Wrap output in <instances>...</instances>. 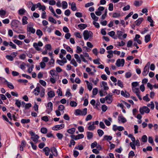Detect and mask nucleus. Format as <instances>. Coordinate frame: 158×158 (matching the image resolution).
<instances>
[{"label":"nucleus","instance_id":"obj_19","mask_svg":"<svg viewBox=\"0 0 158 158\" xmlns=\"http://www.w3.org/2000/svg\"><path fill=\"white\" fill-rule=\"evenodd\" d=\"M147 20L148 21L151 23L150 24V26L152 27H153L154 24H153V23L154 22L153 20L152 19L151 17L150 16H148L147 17Z\"/></svg>","mask_w":158,"mask_h":158},{"label":"nucleus","instance_id":"obj_9","mask_svg":"<svg viewBox=\"0 0 158 158\" xmlns=\"http://www.w3.org/2000/svg\"><path fill=\"white\" fill-rule=\"evenodd\" d=\"M19 22V21L18 20H12L11 23V26L12 27H18Z\"/></svg>","mask_w":158,"mask_h":158},{"label":"nucleus","instance_id":"obj_33","mask_svg":"<svg viewBox=\"0 0 158 158\" xmlns=\"http://www.w3.org/2000/svg\"><path fill=\"white\" fill-rule=\"evenodd\" d=\"M62 8L63 9H66L68 6V4L66 1H63L62 2Z\"/></svg>","mask_w":158,"mask_h":158},{"label":"nucleus","instance_id":"obj_7","mask_svg":"<svg viewBox=\"0 0 158 158\" xmlns=\"http://www.w3.org/2000/svg\"><path fill=\"white\" fill-rule=\"evenodd\" d=\"M62 60H58L56 61V62L60 65L63 66L64 63H67V60L65 57H64Z\"/></svg>","mask_w":158,"mask_h":158},{"label":"nucleus","instance_id":"obj_35","mask_svg":"<svg viewBox=\"0 0 158 158\" xmlns=\"http://www.w3.org/2000/svg\"><path fill=\"white\" fill-rule=\"evenodd\" d=\"M33 46L35 48L36 50L38 51H40L41 50V48H40L38 47V45H37V44L36 43H33Z\"/></svg>","mask_w":158,"mask_h":158},{"label":"nucleus","instance_id":"obj_28","mask_svg":"<svg viewBox=\"0 0 158 158\" xmlns=\"http://www.w3.org/2000/svg\"><path fill=\"white\" fill-rule=\"evenodd\" d=\"M142 2L141 1H135L134 5L136 6H139L141 5Z\"/></svg>","mask_w":158,"mask_h":158},{"label":"nucleus","instance_id":"obj_58","mask_svg":"<svg viewBox=\"0 0 158 158\" xmlns=\"http://www.w3.org/2000/svg\"><path fill=\"white\" fill-rule=\"evenodd\" d=\"M107 109V106L105 105H103L102 106V110L104 112H105Z\"/></svg>","mask_w":158,"mask_h":158},{"label":"nucleus","instance_id":"obj_20","mask_svg":"<svg viewBox=\"0 0 158 158\" xmlns=\"http://www.w3.org/2000/svg\"><path fill=\"white\" fill-rule=\"evenodd\" d=\"M78 26L80 29H84L87 27V25L86 24L81 23L78 25Z\"/></svg>","mask_w":158,"mask_h":158},{"label":"nucleus","instance_id":"obj_46","mask_svg":"<svg viewBox=\"0 0 158 158\" xmlns=\"http://www.w3.org/2000/svg\"><path fill=\"white\" fill-rule=\"evenodd\" d=\"M6 11L3 10H0V16L1 17H2V16H4L6 14Z\"/></svg>","mask_w":158,"mask_h":158},{"label":"nucleus","instance_id":"obj_52","mask_svg":"<svg viewBox=\"0 0 158 158\" xmlns=\"http://www.w3.org/2000/svg\"><path fill=\"white\" fill-rule=\"evenodd\" d=\"M66 49L68 52L73 53V50L69 46H66Z\"/></svg>","mask_w":158,"mask_h":158},{"label":"nucleus","instance_id":"obj_55","mask_svg":"<svg viewBox=\"0 0 158 158\" xmlns=\"http://www.w3.org/2000/svg\"><path fill=\"white\" fill-rule=\"evenodd\" d=\"M6 57L8 60H10L11 61H13L14 60V58H13V57L11 55H7L6 56Z\"/></svg>","mask_w":158,"mask_h":158},{"label":"nucleus","instance_id":"obj_36","mask_svg":"<svg viewBox=\"0 0 158 158\" xmlns=\"http://www.w3.org/2000/svg\"><path fill=\"white\" fill-rule=\"evenodd\" d=\"M3 118L5 121H6V122H8L11 125H13V123H11V122L9 121V120L8 118H7V117H6V116L5 115H3L2 116Z\"/></svg>","mask_w":158,"mask_h":158},{"label":"nucleus","instance_id":"obj_38","mask_svg":"<svg viewBox=\"0 0 158 158\" xmlns=\"http://www.w3.org/2000/svg\"><path fill=\"white\" fill-rule=\"evenodd\" d=\"M21 122L22 123H28L30 122V120L29 119H22L21 120Z\"/></svg>","mask_w":158,"mask_h":158},{"label":"nucleus","instance_id":"obj_53","mask_svg":"<svg viewBox=\"0 0 158 158\" xmlns=\"http://www.w3.org/2000/svg\"><path fill=\"white\" fill-rule=\"evenodd\" d=\"M32 106L31 103L26 104L25 106V110L29 109Z\"/></svg>","mask_w":158,"mask_h":158},{"label":"nucleus","instance_id":"obj_15","mask_svg":"<svg viewBox=\"0 0 158 158\" xmlns=\"http://www.w3.org/2000/svg\"><path fill=\"white\" fill-rule=\"evenodd\" d=\"M27 31H28L32 34H34L35 31V29L31 27H27Z\"/></svg>","mask_w":158,"mask_h":158},{"label":"nucleus","instance_id":"obj_13","mask_svg":"<svg viewBox=\"0 0 158 158\" xmlns=\"http://www.w3.org/2000/svg\"><path fill=\"white\" fill-rule=\"evenodd\" d=\"M149 72V68H147L146 66H145L143 69V72L142 74L143 76H145L148 74V73Z\"/></svg>","mask_w":158,"mask_h":158},{"label":"nucleus","instance_id":"obj_41","mask_svg":"<svg viewBox=\"0 0 158 158\" xmlns=\"http://www.w3.org/2000/svg\"><path fill=\"white\" fill-rule=\"evenodd\" d=\"M148 94H146L145 96L143 97V99L144 101L147 102H148L150 101V99L148 98Z\"/></svg>","mask_w":158,"mask_h":158},{"label":"nucleus","instance_id":"obj_10","mask_svg":"<svg viewBox=\"0 0 158 158\" xmlns=\"http://www.w3.org/2000/svg\"><path fill=\"white\" fill-rule=\"evenodd\" d=\"M102 84L101 85V86L102 87H103V90H106L109 89V87L107 86V82L104 81H102Z\"/></svg>","mask_w":158,"mask_h":158},{"label":"nucleus","instance_id":"obj_1","mask_svg":"<svg viewBox=\"0 0 158 158\" xmlns=\"http://www.w3.org/2000/svg\"><path fill=\"white\" fill-rule=\"evenodd\" d=\"M87 109L86 108H84L83 110L80 109H77L75 110L74 113V114L76 115H85L87 114Z\"/></svg>","mask_w":158,"mask_h":158},{"label":"nucleus","instance_id":"obj_44","mask_svg":"<svg viewBox=\"0 0 158 158\" xmlns=\"http://www.w3.org/2000/svg\"><path fill=\"white\" fill-rule=\"evenodd\" d=\"M70 104L72 107H76L77 105V103L74 101H71L70 102Z\"/></svg>","mask_w":158,"mask_h":158},{"label":"nucleus","instance_id":"obj_31","mask_svg":"<svg viewBox=\"0 0 158 158\" xmlns=\"http://www.w3.org/2000/svg\"><path fill=\"white\" fill-rule=\"evenodd\" d=\"M75 128H72L68 129L67 131V132L69 134H73L75 132Z\"/></svg>","mask_w":158,"mask_h":158},{"label":"nucleus","instance_id":"obj_21","mask_svg":"<svg viewBox=\"0 0 158 158\" xmlns=\"http://www.w3.org/2000/svg\"><path fill=\"white\" fill-rule=\"evenodd\" d=\"M151 37L150 35L148 34L145 36V41L146 43H148L150 40Z\"/></svg>","mask_w":158,"mask_h":158},{"label":"nucleus","instance_id":"obj_37","mask_svg":"<svg viewBox=\"0 0 158 158\" xmlns=\"http://www.w3.org/2000/svg\"><path fill=\"white\" fill-rule=\"evenodd\" d=\"M15 104L18 107L20 108L21 106V103L20 101L19 100L16 99Z\"/></svg>","mask_w":158,"mask_h":158},{"label":"nucleus","instance_id":"obj_26","mask_svg":"<svg viewBox=\"0 0 158 158\" xmlns=\"http://www.w3.org/2000/svg\"><path fill=\"white\" fill-rule=\"evenodd\" d=\"M74 56L75 58L76 59L77 62L81 64V60L80 58L79 57V55L77 54H75L74 55Z\"/></svg>","mask_w":158,"mask_h":158},{"label":"nucleus","instance_id":"obj_39","mask_svg":"<svg viewBox=\"0 0 158 158\" xmlns=\"http://www.w3.org/2000/svg\"><path fill=\"white\" fill-rule=\"evenodd\" d=\"M132 91L137 94H139L140 91L138 88H134L132 89Z\"/></svg>","mask_w":158,"mask_h":158},{"label":"nucleus","instance_id":"obj_54","mask_svg":"<svg viewBox=\"0 0 158 158\" xmlns=\"http://www.w3.org/2000/svg\"><path fill=\"white\" fill-rule=\"evenodd\" d=\"M120 16V13H118L116 12H115L113 14L112 17L114 18H116Z\"/></svg>","mask_w":158,"mask_h":158},{"label":"nucleus","instance_id":"obj_32","mask_svg":"<svg viewBox=\"0 0 158 158\" xmlns=\"http://www.w3.org/2000/svg\"><path fill=\"white\" fill-rule=\"evenodd\" d=\"M13 41L15 43L17 44L18 45H22L23 44V42L19 40L16 39L14 40Z\"/></svg>","mask_w":158,"mask_h":158},{"label":"nucleus","instance_id":"obj_45","mask_svg":"<svg viewBox=\"0 0 158 158\" xmlns=\"http://www.w3.org/2000/svg\"><path fill=\"white\" fill-rule=\"evenodd\" d=\"M75 148L77 149H79L80 150H81L83 149L84 147L82 145L80 144L78 146H76Z\"/></svg>","mask_w":158,"mask_h":158},{"label":"nucleus","instance_id":"obj_18","mask_svg":"<svg viewBox=\"0 0 158 158\" xmlns=\"http://www.w3.org/2000/svg\"><path fill=\"white\" fill-rule=\"evenodd\" d=\"M28 19L27 18L26 16H24L22 18V24L23 25H24L27 24L28 22L27 20Z\"/></svg>","mask_w":158,"mask_h":158},{"label":"nucleus","instance_id":"obj_3","mask_svg":"<svg viewBox=\"0 0 158 158\" xmlns=\"http://www.w3.org/2000/svg\"><path fill=\"white\" fill-rule=\"evenodd\" d=\"M150 109L146 106H143L139 109V112L141 114H143L144 112L146 113H148L150 112Z\"/></svg>","mask_w":158,"mask_h":158},{"label":"nucleus","instance_id":"obj_27","mask_svg":"<svg viewBox=\"0 0 158 158\" xmlns=\"http://www.w3.org/2000/svg\"><path fill=\"white\" fill-rule=\"evenodd\" d=\"M48 20L53 23L56 24V22L55 19H54L53 17L52 16H49L48 18Z\"/></svg>","mask_w":158,"mask_h":158},{"label":"nucleus","instance_id":"obj_60","mask_svg":"<svg viewBox=\"0 0 158 158\" xmlns=\"http://www.w3.org/2000/svg\"><path fill=\"white\" fill-rule=\"evenodd\" d=\"M71 14V12L69 10L67 9L65 10L64 11V14L66 16H68Z\"/></svg>","mask_w":158,"mask_h":158},{"label":"nucleus","instance_id":"obj_2","mask_svg":"<svg viewBox=\"0 0 158 158\" xmlns=\"http://www.w3.org/2000/svg\"><path fill=\"white\" fill-rule=\"evenodd\" d=\"M93 34L91 31L87 30H85L83 32L84 39L85 40H88L90 37H93Z\"/></svg>","mask_w":158,"mask_h":158},{"label":"nucleus","instance_id":"obj_22","mask_svg":"<svg viewBox=\"0 0 158 158\" xmlns=\"http://www.w3.org/2000/svg\"><path fill=\"white\" fill-rule=\"evenodd\" d=\"M105 99L106 100L108 101H107V102L108 104H110L113 101V98L112 97H109L108 96H106L105 97Z\"/></svg>","mask_w":158,"mask_h":158},{"label":"nucleus","instance_id":"obj_17","mask_svg":"<svg viewBox=\"0 0 158 158\" xmlns=\"http://www.w3.org/2000/svg\"><path fill=\"white\" fill-rule=\"evenodd\" d=\"M48 95L49 97L52 98L55 96V94L53 91L51 90L48 92Z\"/></svg>","mask_w":158,"mask_h":158},{"label":"nucleus","instance_id":"obj_5","mask_svg":"<svg viewBox=\"0 0 158 158\" xmlns=\"http://www.w3.org/2000/svg\"><path fill=\"white\" fill-rule=\"evenodd\" d=\"M64 127V124L56 125L52 127V129L54 131H57L58 130L63 128Z\"/></svg>","mask_w":158,"mask_h":158},{"label":"nucleus","instance_id":"obj_6","mask_svg":"<svg viewBox=\"0 0 158 158\" xmlns=\"http://www.w3.org/2000/svg\"><path fill=\"white\" fill-rule=\"evenodd\" d=\"M48 106L50 107V108H47L46 110V112L48 114H49L52 110L53 104L51 102H49L48 103Z\"/></svg>","mask_w":158,"mask_h":158},{"label":"nucleus","instance_id":"obj_59","mask_svg":"<svg viewBox=\"0 0 158 158\" xmlns=\"http://www.w3.org/2000/svg\"><path fill=\"white\" fill-rule=\"evenodd\" d=\"M98 92V89L97 88H94L92 91L93 94L94 95H96Z\"/></svg>","mask_w":158,"mask_h":158},{"label":"nucleus","instance_id":"obj_42","mask_svg":"<svg viewBox=\"0 0 158 158\" xmlns=\"http://www.w3.org/2000/svg\"><path fill=\"white\" fill-rule=\"evenodd\" d=\"M141 140L142 142L144 143L146 142L147 141V136L145 135H143L142 137Z\"/></svg>","mask_w":158,"mask_h":158},{"label":"nucleus","instance_id":"obj_49","mask_svg":"<svg viewBox=\"0 0 158 158\" xmlns=\"http://www.w3.org/2000/svg\"><path fill=\"white\" fill-rule=\"evenodd\" d=\"M25 12L26 10L24 9H20L19 10V14L20 15H23Z\"/></svg>","mask_w":158,"mask_h":158},{"label":"nucleus","instance_id":"obj_23","mask_svg":"<svg viewBox=\"0 0 158 158\" xmlns=\"http://www.w3.org/2000/svg\"><path fill=\"white\" fill-rule=\"evenodd\" d=\"M87 134V138L88 139H91L93 137V133L89 131H87L86 132Z\"/></svg>","mask_w":158,"mask_h":158},{"label":"nucleus","instance_id":"obj_14","mask_svg":"<svg viewBox=\"0 0 158 158\" xmlns=\"http://www.w3.org/2000/svg\"><path fill=\"white\" fill-rule=\"evenodd\" d=\"M143 18H139V19H138L135 22V25L138 26H139L143 20Z\"/></svg>","mask_w":158,"mask_h":158},{"label":"nucleus","instance_id":"obj_34","mask_svg":"<svg viewBox=\"0 0 158 158\" xmlns=\"http://www.w3.org/2000/svg\"><path fill=\"white\" fill-rule=\"evenodd\" d=\"M40 131L42 133L45 134L47 133L48 130L45 127H42Z\"/></svg>","mask_w":158,"mask_h":158},{"label":"nucleus","instance_id":"obj_16","mask_svg":"<svg viewBox=\"0 0 158 158\" xmlns=\"http://www.w3.org/2000/svg\"><path fill=\"white\" fill-rule=\"evenodd\" d=\"M34 137H31V139L33 140L34 142H37L38 139H39V136L37 135H35Z\"/></svg>","mask_w":158,"mask_h":158},{"label":"nucleus","instance_id":"obj_8","mask_svg":"<svg viewBox=\"0 0 158 158\" xmlns=\"http://www.w3.org/2000/svg\"><path fill=\"white\" fill-rule=\"evenodd\" d=\"M113 129L114 131H116L117 130L119 131H122L124 130V128L123 127H117L116 125H114L113 126Z\"/></svg>","mask_w":158,"mask_h":158},{"label":"nucleus","instance_id":"obj_62","mask_svg":"<svg viewBox=\"0 0 158 158\" xmlns=\"http://www.w3.org/2000/svg\"><path fill=\"white\" fill-rule=\"evenodd\" d=\"M132 75L131 73L130 72H127L125 74V77L127 78H129Z\"/></svg>","mask_w":158,"mask_h":158},{"label":"nucleus","instance_id":"obj_50","mask_svg":"<svg viewBox=\"0 0 158 158\" xmlns=\"http://www.w3.org/2000/svg\"><path fill=\"white\" fill-rule=\"evenodd\" d=\"M82 51V49L81 47H80L79 46H77V50L76 51V52L77 53H80V52H81Z\"/></svg>","mask_w":158,"mask_h":158},{"label":"nucleus","instance_id":"obj_57","mask_svg":"<svg viewBox=\"0 0 158 158\" xmlns=\"http://www.w3.org/2000/svg\"><path fill=\"white\" fill-rule=\"evenodd\" d=\"M56 136L59 139H61L63 137V135L60 133H57L56 134Z\"/></svg>","mask_w":158,"mask_h":158},{"label":"nucleus","instance_id":"obj_48","mask_svg":"<svg viewBox=\"0 0 158 158\" xmlns=\"http://www.w3.org/2000/svg\"><path fill=\"white\" fill-rule=\"evenodd\" d=\"M70 63L73 64L75 67H77V64L74 59H73L71 61Z\"/></svg>","mask_w":158,"mask_h":158},{"label":"nucleus","instance_id":"obj_30","mask_svg":"<svg viewBox=\"0 0 158 158\" xmlns=\"http://www.w3.org/2000/svg\"><path fill=\"white\" fill-rule=\"evenodd\" d=\"M36 34L39 36L40 38L43 35V32L40 29H38L37 30Z\"/></svg>","mask_w":158,"mask_h":158},{"label":"nucleus","instance_id":"obj_63","mask_svg":"<svg viewBox=\"0 0 158 158\" xmlns=\"http://www.w3.org/2000/svg\"><path fill=\"white\" fill-rule=\"evenodd\" d=\"M133 42L131 40H129L127 42V47L128 48L130 47L132 45Z\"/></svg>","mask_w":158,"mask_h":158},{"label":"nucleus","instance_id":"obj_43","mask_svg":"<svg viewBox=\"0 0 158 158\" xmlns=\"http://www.w3.org/2000/svg\"><path fill=\"white\" fill-rule=\"evenodd\" d=\"M97 132L100 137L102 136L104 133L103 131L101 129H98L97 131Z\"/></svg>","mask_w":158,"mask_h":158},{"label":"nucleus","instance_id":"obj_29","mask_svg":"<svg viewBox=\"0 0 158 158\" xmlns=\"http://www.w3.org/2000/svg\"><path fill=\"white\" fill-rule=\"evenodd\" d=\"M84 137V135L83 134H81L77 135L76 136V138H75V140L77 139H82Z\"/></svg>","mask_w":158,"mask_h":158},{"label":"nucleus","instance_id":"obj_24","mask_svg":"<svg viewBox=\"0 0 158 158\" xmlns=\"http://www.w3.org/2000/svg\"><path fill=\"white\" fill-rule=\"evenodd\" d=\"M112 137L111 136H108L106 135H105L104 136L103 139H102L103 141L104 140H106L107 141L110 140L112 139Z\"/></svg>","mask_w":158,"mask_h":158},{"label":"nucleus","instance_id":"obj_51","mask_svg":"<svg viewBox=\"0 0 158 158\" xmlns=\"http://www.w3.org/2000/svg\"><path fill=\"white\" fill-rule=\"evenodd\" d=\"M95 128V127L94 126L92 125H89V127H88V129L90 131H93L94 130Z\"/></svg>","mask_w":158,"mask_h":158},{"label":"nucleus","instance_id":"obj_56","mask_svg":"<svg viewBox=\"0 0 158 158\" xmlns=\"http://www.w3.org/2000/svg\"><path fill=\"white\" fill-rule=\"evenodd\" d=\"M45 89H43L41 91L40 94V96L42 98L44 97L45 94Z\"/></svg>","mask_w":158,"mask_h":158},{"label":"nucleus","instance_id":"obj_25","mask_svg":"<svg viewBox=\"0 0 158 158\" xmlns=\"http://www.w3.org/2000/svg\"><path fill=\"white\" fill-rule=\"evenodd\" d=\"M71 9L73 11H75L77 10L76 4L74 2H73L71 4Z\"/></svg>","mask_w":158,"mask_h":158},{"label":"nucleus","instance_id":"obj_47","mask_svg":"<svg viewBox=\"0 0 158 158\" xmlns=\"http://www.w3.org/2000/svg\"><path fill=\"white\" fill-rule=\"evenodd\" d=\"M117 35L118 36V37L121 40L122 39L121 36L122 35V32L120 31H117Z\"/></svg>","mask_w":158,"mask_h":158},{"label":"nucleus","instance_id":"obj_4","mask_svg":"<svg viewBox=\"0 0 158 158\" xmlns=\"http://www.w3.org/2000/svg\"><path fill=\"white\" fill-rule=\"evenodd\" d=\"M125 60L123 59H118L116 62V65L118 67H120L121 66H123L125 63Z\"/></svg>","mask_w":158,"mask_h":158},{"label":"nucleus","instance_id":"obj_11","mask_svg":"<svg viewBox=\"0 0 158 158\" xmlns=\"http://www.w3.org/2000/svg\"><path fill=\"white\" fill-rule=\"evenodd\" d=\"M51 152L53 155L55 156H57L58 155L57 151L55 147H53L51 148Z\"/></svg>","mask_w":158,"mask_h":158},{"label":"nucleus","instance_id":"obj_61","mask_svg":"<svg viewBox=\"0 0 158 158\" xmlns=\"http://www.w3.org/2000/svg\"><path fill=\"white\" fill-rule=\"evenodd\" d=\"M45 49L46 50H50L51 49L52 47L50 44H47L45 45Z\"/></svg>","mask_w":158,"mask_h":158},{"label":"nucleus","instance_id":"obj_64","mask_svg":"<svg viewBox=\"0 0 158 158\" xmlns=\"http://www.w3.org/2000/svg\"><path fill=\"white\" fill-rule=\"evenodd\" d=\"M9 45L11 46L12 48L16 49V45L13 44L12 42L10 41L9 42Z\"/></svg>","mask_w":158,"mask_h":158},{"label":"nucleus","instance_id":"obj_40","mask_svg":"<svg viewBox=\"0 0 158 158\" xmlns=\"http://www.w3.org/2000/svg\"><path fill=\"white\" fill-rule=\"evenodd\" d=\"M107 9H106L105 10V13L104 14L102 15L101 17V19H105L106 17L107 16Z\"/></svg>","mask_w":158,"mask_h":158},{"label":"nucleus","instance_id":"obj_12","mask_svg":"<svg viewBox=\"0 0 158 158\" xmlns=\"http://www.w3.org/2000/svg\"><path fill=\"white\" fill-rule=\"evenodd\" d=\"M118 120H120L121 122L123 123H125L127 122L126 119L123 117L122 114H120L118 116Z\"/></svg>","mask_w":158,"mask_h":158}]
</instances>
